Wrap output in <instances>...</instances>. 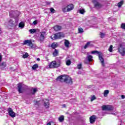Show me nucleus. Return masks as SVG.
Returning a JSON list of instances; mask_svg holds the SVG:
<instances>
[{
	"instance_id": "3",
	"label": "nucleus",
	"mask_w": 125,
	"mask_h": 125,
	"mask_svg": "<svg viewBox=\"0 0 125 125\" xmlns=\"http://www.w3.org/2000/svg\"><path fill=\"white\" fill-rule=\"evenodd\" d=\"M18 23L16 22L15 20L10 19L8 21V24L7 27L8 29H12L13 27H15L16 26H18Z\"/></svg>"
},
{
	"instance_id": "43",
	"label": "nucleus",
	"mask_w": 125,
	"mask_h": 125,
	"mask_svg": "<svg viewBox=\"0 0 125 125\" xmlns=\"http://www.w3.org/2000/svg\"><path fill=\"white\" fill-rule=\"evenodd\" d=\"M10 70H11V71H15V69H14L13 67H10Z\"/></svg>"
},
{
	"instance_id": "37",
	"label": "nucleus",
	"mask_w": 125,
	"mask_h": 125,
	"mask_svg": "<svg viewBox=\"0 0 125 125\" xmlns=\"http://www.w3.org/2000/svg\"><path fill=\"white\" fill-rule=\"evenodd\" d=\"M82 66H83V65L82 64V63L78 64L77 65V68H78L79 70H81V69H82Z\"/></svg>"
},
{
	"instance_id": "44",
	"label": "nucleus",
	"mask_w": 125,
	"mask_h": 125,
	"mask_svg": "<svg viewBox=\"0 0 125 125\" xmlns=\"http://www.w3.org/2000/svg\"><path fill=\"white\" fill-rule=\"evenodd\" d=\"M121 98H122V99H125V96L124 95H121Z\"/></svg>"
},
{
	"instance_id": "21",
	"label": "nucleus",
	"mask_w": 125,
	"mask_h": 125,
	"mask_svg": "<svg viewBox=\"0 0 125 125\" xmlns=\"http://www.w3.org/2000/svg\"><path fill=\"white\" fill-rule=\"evenodd\" d=\"M0 68H2V69H3L6 67V62H3L0 64Z\"/></svg>"
},
{
	"instance_id": "19",
	"label": "nucleus",
	"mask_w": 125,
	"mask_h": 125,
	"mask_svg": "<svg viewBox=\"0 0 125 125\" xmlns=\"http://www.w3.org/2000/svg\"><path fill=\"white\" fill-rule=\"evenodd\" d=\"M58 55H59L58 50L55 49L54 51L53 52V56L54 57H56V56H58Z\"/></svg>"
},
{
	"instance_id": "32",
	"label": "nucleus",
	"mask_w": 125,
	"mask_h": 125,
	"mask_svg": "<svg viewBox=\"0 0 125 125\" xmlns=\"http://www.w3.org/2000/svg\"><path fill=\"white\" fill-rule=\"evenodd\" d=\"M121 29H123V30H125V23H123L121 24Z\"/></svg>"
},
{
	"instance_id": "26",
	"label": "nucleus",
	"mask_w": 125,
	"mask_h": 125,
	"mask_svg": "<svg viewBox=\"0 0 125 125\" xmlns=\"http://www.w3.org/2000/svg\"><path fill=\"white\" fill-rule=\"evenodd\" d=\"M29 32H30V34H34V33H36L37 32V29H30L29 30Z\"/></svg>"
},
{
	"instance_id": "35",
	"label": "nucleus",
	"mask_w": 125,
	"mask_h": 125,
	"mask_svg": "<svg viewBox=\"0 0 125 125\" xmlns=\"http://www.w3.org/2000/svg\"><path fill=\"white\" fill-rule=\"evenodd\" d=\"M109 52H112V51H113V45H111L109 46V48L108 49Z\"/></svg>"
},
{
	"instance_id": "4",
	"label": "nucleus",
	"mask_w": 125,
	"mask_h": 125,
	"mask_svg": "<svg viewBox=\"0 0 125 125\" xmlns=\"http://www.w3.org/2000/svg\"><path fill=\"white\" fill-rule=\"evenodd\" d=\"M118 52L122 56L125 55V47H124V43L119 44V47L118 48Z\"/></svg>"
},
{
	"instance_id": "51",
	"label": "nucleus",
	"mask_w": 125,
	"mask_h": 125,
	"mask_svg": "<svg viewBox=\"0 0 125 125\" xmlns=\"http://www.w3.org/2000/svg\"><path fill=\"white\" fill-rule=\"evenodd\" d=\"M14 13H15V12H12V14H14Z\"/></svg>"
},
{
	"instance_id": "20",
	"label": "nucleus",
	"mask_w": 125,
	"mask_h": 125,
	"mask_svg": "<svg viewBox=\"0 0 125 125\" xmlns=\"http://www.w3.org/2000/svg\"><path fill=\"white\" fill-rule=\"evenodd\" d=\"M53 29L55 31H60L62 29V27L60 25H55L54 26Z\"/></svg>"
},
{
	"instance_id": "22",
	"label": "nucleus",
	"mask_w": 125,
	"mask_h": 125,
	"mask_svg": "<svg viewBox=\"0 0 125 125\" xmlns=\"http://www.w3.org/2000/svg\"><path fill=\"white\" fill-rule=\"evenodd\" d=\"M89 46H91V45L90 44V42H88L84 46V49H86V48H87V47H88Z\"/></svg>"
},
{
	"instance_id": "39",
	"label": "nucleus",
	"mask_w": 125,
	"mask_h": 125,
	"mask_svg": "<svg viewBox=\"0 0 125 125\" xmlns=\"http://www.w3.org/2000/svg\"><path fill=\"white\" fill-rule=\"evenodd\" d=\"M96 99V97H95V96H93L91 98V101H93V100H95Z\"/></svg>"
},
{
	"instance_id": "14",
	"label": "nucleus",
	"mask_w": 125,
	"mask_h": 125,
	"mask_svg": "<svg viewBox=\"0 0 125 125\" xmlns=\"http://www.w3.org/2000/svg\"><path fill=\"white\" fill-rule=\"evenodd\" d=\"M90 124H93L95 123V120H96V116L95 115H92L89 118Z\"/></svg>"
},
{
	"instance_id": "6",
	"label": "nucleus",
	"mask_w": 125,
	"mask_h": 125,
	"mask_svg": "<svg viewBox=\"0 0 125 125\" xmlns=\"http://www.w3.org/2000/svg\"><path fill=\"white\" fill-rule=\"evenodd\" d=\"M51 40H53L55 41V40H58L59 39H61L62 38V33L59 32L57 33H55L53 34L50 37Z\"/></svg>"
},
{
	"instance_id": "48",
	"label": "nucleus",
	"mask_w": 125,
	"mask_h": 125,
	"mask_svg": "<svg viewBox=\"0 0 125 125\" xmlns=\"http://www.w3.org/2000/svg\"><path fill=\"white\" fill-rule=\"evenodd\" d=\"M63 108H66V104H63Z\"/></svg>"
},
{
	"instance_id": "42",
	"label": "nucleus",
	"mask_w": 125,
	"mask_h": 125,
	"mask_svg": "<svg viewBox=\"0 0 125 125\" xmlns=\"http://www.w3.org/2000/svg\"><path fill=\"white\" fill-rule=\"evenodd\" d=\"M33 24H34V25H37L38 24V21H34L33 22Z\"/></svg>"
},
{
	"instance_id": "28",
	"label": "nucleus",
	"mask_w": 125,
	"mask_h": 125,
	"mask_svg": "<svg viewBox=\"0 0 125 125\" xmlns=\"http://www.w3.org/2000/svg\"><path fill=\"white\" fill-rule=\"evenodd\" d=\"M87 59L89 62H91V61H92V56L91 55L88 56Z\"/></svg>"
},
{
	"instance_id": "13",
	"label": "nucleus",
	"mask_w": 125,
	"mask_h": 125,
	"mask_svg": "<svg viewBox=\"0 0 125 125\" xmlns=\"http://www.w3.org/2000/svg\"><path fill=\"white\" fill-rule=\"evenodd\" d=\"M22 87H23V85H22V83H20L18 84L17 89L19 93H23V91H22Z\"/></svg>"
},
{
	"instance_id": "16",
	"label": "nucleus",
	"mask_w": 125,
	"mask_h": 125,
	"mask_svg": "<svg viewBox=\"0 0 125 125\" xmlns=\"http://www.w3.org/2000/svg\"><path fill=\"white\" fill-rule=\"evenodd\" d=\"M56 82H60V83H62V82H63V75L58 76L56 79Z\"/></svg>"
},
{
	"instance_id": "5",
	"label": "nucleus",
	"mask_w": 125,
	"mask_h": 125,
	"mask_svg": "<svg viewBox=\"0 0 125 125\" xmlns=\"http://www.w3.org/2000/svg\"><path fill=\"white\" fill-rule=\"evenodd\" d=\"M75 8V6L73 4H70L68 5L66 7L63 9V12H70L71 10H73Z\"/></svg>"
},
{
	"instance_id": "33",
	"label": "nucleus",
	"mask_w": 125,
	"mask_h": 125,
	"mask_svg": "<svg viewBox=\"0 0 125 125\" xmlns=\"http://www.w3.org/2000/svg\"><path fill=\"white\" fill-rule=\"evenodd\" d=\"M29 56V54L28 53H26L25 54H23L22 56L23 58H27Z\"/></svg>"
},
{
	"instance_id": "49",
	"label": "nucleus",
	"mask_w": 125,
	"mask_h": 125,
	"mask_svg": "<svg viewBox=\"0 0 125 125\" xmlns=\"http://www.w3.org/2000/svg\"><path fill=\"white\" fill-rule=\"evenodd\" d=\"M10 16H11V17H14V16H11V13H10Z\"/></svg>"
},
{
	"instance_id": "41",
	"label": "nucleus",
	"mask_w": 125,
	"mask_h": 125,
	"mask_svg": "<svg viewBox=\"0 0 125 125\" xmlns=\"http://www.w3.org/2000/svg\"><path fill=\"white\" fill-rule=\"evenodd\" d=\"M34 102L35 105H40L39 101H34Z\"/></svg>"
},
{
	"instance_id": "24",
	"label": "nucleus",
	"mask_w": 125,
	"mask_h": 125,
	"mask_svg": "<svg viewBox=\"0 0 125 125\" xmlns=\"http://www.w3.org/2000/svg\"><path fill=\"white\" fill-rule=\"evenodd\" d=\"M124 0H121L120 2L118 3V6L120 8V7H122V5L124 4Z\"/></svg>"
},
{
	"instance_id": "11",
	"label": "nucleus",
	"mask_w": 125,
	"mask_h": 125,
	"mask_svg": "<svg viewBox=\"0 0 125 125\" xmlns=\"http://www.w3.org/2000/svg\"><path fill=\"white\" fill-rule=\"evenodd\" d=\"M92 1L94 4V7H98V8H101L102 7V4L97 1V0H92Z\"/></svg>"
},
{
	"instance_id": "47",
	"label": "nucleus",
	"mask_w": 125,
	"mask_h": 125,
	"mask_svg": "<svg viewBox=\"0 0 125 125\" xmlns=\"http://www.w3.org/2000/svg\"><path fill=\"white\" fill-rule=\"evenodd\" d=\"M46 125H51V123L49 122Z\"/></svg>"
},
{
	"instance_id": "10",
	"label": "nucleus",
	"mask_w": 125,
	"mask_h": 125,
	"mask_svg": "<svg viewBox=\"0 0 125 125\" xmlns=\"http://www.w3.org/2000/svg\"><path fill=\"white\" fill-rule=\"evenodd\" d=\"M39 41L41 43L44 41V36H45V32L43 31L40 33Z\"/></svg>"
},
{
	"instance_id": "9",
	"label": "nucleus",
	"mask_w": 125,
	"mask_h": 125,
	"mask_svg": "<svg viewBox=\"0 0 125 125\" xmlns=\"http://www.w3.org/2000/svg\"><path fill=\"white\" fill-rule=\"evenodd\" d=\"M26 44H27L28 46L31 47V48H33L34 46V44H33V42H32V41L31 40H25L23 42V45H26Z\"/></svg>"
},
{
	"instance_id": "45",
	"label": "nucleus",
	"mask_w": 125,
	"mask_h": 125,
	"mask_svg": "<svg viewBox=\"0 0 125 125\" xmlns=\"http://www.w3.org/2000/svg\"><path fill=\"white\" fill-rule=\"evenodd\" d=\"M1 59H2V57L1 56V55L0 53V62H1Z\"/></svg>"
},
{
	"instance_id": "29",
	"label": "nucleus",
	"mask_w": 125,
	"mask_h": 125,
	"mask_svg": "<svg viewBox=\"0 0 125 125\" xmlns=\"http://www.w3.org/2000/svg\"><path fill=\"white\" fill-rule=\"evenodd\" d=\"M71 63H72V62H71L70 60H68L66 61V64L67 65V66H70Z\"/></svg>"
},
{
	"instance_id": "2",
	"label": "nucleus",
	"mask_w": 125,
	"mask_h": 125,
	"mask_svg": "<svg viewBox=\"0 0 125 125\" xmlns=\"http://www.w3.org/2000/svg\"><path fill=\"white\" fill-rule=\"evenodd\" d=\"M63 83H66L67 84H69L70 85L73 84V79L69 77V75H63Z\"/></svg>"
},
{
	"instance_id": "15",
	"label": "nucleus",
	"mask_w": 125,
	"mask_h": 125,
	"mask_svg": "<svg viewBox=\"0 0 125 125\" xmlns=\"http://www.w3.org/2000/svg\"><path fill=\"white\" fill-rule=\"evenodd\" d=\"M44 106L45 108H48L49 106V100L46 99L44 101Z\"/></svg>"
},
{
	"instance_id": "23",
	"label": "nucleus",
	"mask_w": 125,
	"mask_h": 125,
	"mask_svg": "<svg viewBox=\"0 0 125 125\" xmlns=\"http://www.w3.org/2000/svg\"><path fill=\"white\" fill-rule=\"evenodd\" d=\"M25 27V23H24L23 22H21L19 24V27L21 28V29H23Z\"/></svg>"
},
{
	"instance_id": "30",
	"label": "nucleus",
	"mask_w": 125,
	"mask_h": 125,
	"mask_svg": "<svg viewBox=\"0 0 125 125\" xmlns=\"http://www.w3.org/2000/svg\"><path fill=\"white\" fill-rule=\"evenodd\" d=\"M38 91V89H37V88H34L33 89V92L32 93V94L33 95H35V94H36V92H37Z\"/></svg>"
},
{
	"instance_id": "36",
	"label": "nucleus",
	"mask_w": 125,
	"mask_h": 125,
	"mask_svg": "<svg viewBox=\"0 0 125 125\" xmlns=\"http://www.w3.org/2000/svg\"><path fill=\"white\" fill-rule=\"evenodd\" d=\"M100 35L101 36V39H103L104 38V37H105V34H104L102 32H101Z\"/></svg>"
},
{
	"instance_id": "38",
	"label": "nucleus",
	"mask_w": 125,
	"mask_h": 125,
	"mask_svg": "<svg viewBox=\"0 0 125 125\" xmlns=\"http://www.w3.org/2000/svg\"><path fill=\"white\" fill-rule=\"evenodd\" d=\"M50 11L51 12V13H55V10L53 9V8H50Z\"/></svg>"
},
{
	"instance_id": "18",
	"label": "nucleus",
	"mask_w": 125,
	"mask_h": 125,
	"mask_svg": "<svg viewBox=\"0 0 125 125\" xmlns=\"http://www.w3.org/2000/svg\"><path fill=\"white\" fill-rule=\"evenodd\" d=\"M57 46H58V44L55 42H53L50 45V47H51L53 49H56Z\"/></svg>"
},
{
	"instance_id": "52",
	"label": "nucleus",
	"mask_w": 125,
	"mask_h": 125,
	"mask_svg": "<svg viewBox=\"0 0 125 125\" xmlns=\"http://www.w3.org/2000/svg\"><path fill=\"white\" fill-rule=\"evenodd\" d=\"M63 121H64V117H63Z\"/></svg>"
},
{
	"instance_id": "1",
	"label": "nucleus",
	"mask_w": 125,
	"mask_h": 125,
	"mask_svg": "<svg viewBox=\"0 0 125 125\" xmlns=\"http://www.w3.org/2000/svg\"><path fill=\"white\" fill-rule=\"evenodd\" d=\"M92 54H94V53H97L98 54L99 59L101 61V63L103 67H105V60L103 58V54L101 52L98 51H93L91 52Z\"/></svg>"
},
{
	"instance_id": "40",
	"label": "nucleus",
	"mask_w": 125,
	"mask_h": 125,
	"mask_svg": "<svg viewBox=\"0 0 125 125\" xmlns=\"http://www.w3.org/2000/svg\"><path fill=\"white\" fill-rule=\"evenodd\" d=\"M84 9H81L80 10V13H81V14H83V13H84Z\"/></svg>"
},
{
	"instance_id": "7",
	"label": "nucleus",
	"mask_w": 125,
	"mask_h": 125,
	"mask_svg": "<svg viewBox=\"0 0 125 125\" xmlns=\"http://www.w3.org/2000/svg\"><path fill=\"white\" fill-rule=\"evenodd\" d=\"M59 66H60V64H58L56 61H53L49 63V68L55 69L56 68H58Z\"/></svg>"
},
{
	"instance_id": "8",
	"label": "nucleus",
	"mask_w": 125,
	"mask_h": 125,
	"mask_svg": "<svg viewBox=\"0 0 125 125\" xmlns=\"http://www.w3.org/2000/svg\"><path fill=\"white\" fill-rule=\"evenodd\" d=\"M102 110L103 111H113V110H114V107L111 105H103Z\"/></svg>"
},
{
	"instance_id": "50",
	"label": "nucleus",
	"mask_w": 125,
	"mask_h": 125,
	"mask_svg": "<svg viewBox=\"0 0 125 125\" xmlns=\"http://www.w3.org/2000/svg\"><path fill=\"white\" fill-rule=\"evenodd\" d=\"M37 61H40L41 59L40 58H37Z\"/></svg>"
},
{
	"instance_id": "34",
	"label": "nucleus",
	"mask_w": 125,
	"mask_h": 125,
	"mask_svg": "<svg viewBox=\"0 0 125 125\" xmlns=\"http://www.w3.org/2000/svg\"><path fill=\"white\" fill-rule=\"evenodd\" d=\"M59 121L61 123H62V122H63V115H62L61 117L59 118Z\"/></svg>"
},
{
	"instance_id": "17",
	"label": "nucleus",
	"mask_w": 125,
	"mask_h": 125,
	"mask_svg": "<svg viewBox=\"0 0 125 125\" xmlns=\"http://www.w3.org/2000/svg\"><path fill=\"white\" fill-rule=\"evenodd\" d=\"M64 45L66 48L70 47V42L68 40L64 39Z\"/></svg>"
},
{
	"instance_id": "25",
	"label": "nucleus",
	"mask_w": 125,
	"mask_h": 125,
	"mask_svg": "<svg viewBox=\"0 0 125 125\" xmlns=\"http://www.w3.org/2000/svg\"><path fill=\"white\" fill-rule=\"evenodd\" d=\"M32 70H36L37 68H39V64L38 63H36L34 65H33V66H32Z\"/></svg>"
},
{
	"instance_id": "31",
	"label": "nucleus",
	"mask_w": 125,
	"mask_h": 125,
	"mask_svg": "<svg viewBox=\"0 0 125 125\" xmlns=\"http://www.w3.org/2000/svg\"><path fill=\"white\" fill-rule=\"evenodd\" d=\"M78 30L79 33H80V34L83 33V28H79L78 29Z\"/></svg>"
},
{
	"instance_id": "46",
	"label": "nucleus",
	"mask_w": 125,
	"mask_h": 125,
	"mask_svg": "<svg viewBox=\"0 0 125 125\" xmlns=\"http://www.w3.org/2000/svg\"><path fill=\"white\" fill-rule=\"evenodd\" d=\"M46 4H47V5H49V4H50V2H46Z\"/></svg>"
},
{
	"instance_id": "12",
	"label": "nucleus",
	"mask_w": 125,
	"mask_h": 125,
	"mask_svg": "<svg viewBox=\"0 0 125 125\" xmlns=\"http://www.w3.org/2000/svg\"><path fill=\"white\" fill-rule=\"evenodd\" d=\"M8 112L9 116L11 117L12 118H15L16 115L15 114V113L13 112V110H12V108H9L8 109Z\"/></svg>"
},
{
	"instance_id": "27",
	"label": "nucleus",
	"mask_w": 125,
	"mask_h": 125,
	"mask_svg": "<svg viewBox=\"0 0 125 125\" xmlns=\"http://www.w3.org/2000/svg\"><path fill=\"white\" fill-rule=\"evenodd\" d=\"M109 90H105L104 91V95L105 97H106V96H107L108 95V94H109Z\"/></svg>"
}]
</instances>
